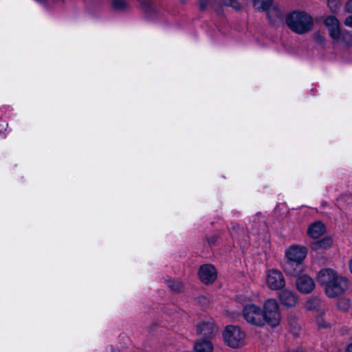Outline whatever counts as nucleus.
I'll list each match as a JSON object with an SVG mask.
<instances>
[{
	"instance_id": "obj_22",
	"label": "nucleus",
	"mask_w": 352,
	"mask_h": 352,
	"mask_svg": "<svg viewBox=\"0 0 352 352\" xmlns=\"http://www.w3.org/2000/svg\"><path fill=\"white\" fill-rule=\"evenodd\" d=\"M126 2L124 0H113V7L118 10H123L126 7Z\"/></svg>"
},
{
	"instance_id": "obj_10",
	"label": "nucleus",
	"mask_w": 352,
	"mask_h": 352,
	"mask_svg": "<svg viewBox=\"0 0 352 352\" xmlns=\"http://www.w3.org/2000/svg\"><path fill=\"white\" fill-rule=\"evenodd\" d=\"M327 27L329 36L331 38H336L341 29L340 28V22L334 16H329L324 21Z\"/></svg>"
},
{
	"instance_id": "obj_8",
	"label": "nucleus",
	"mask_w": 352,
	"mask_h": 352,
	"mask_svg": "<svg viewBox=\"0 0 352 352\" xmlns=\"http://www.w3.org/2000/svg\"><path fill=\"white\" fill-rule=\"evenodd\" d=\"M199 277L205 284L213 283L217 278V270L212 265L206 264L200 267Z\"/></svg>"
},
{
	"instance_id": "obj_13",
	"label": "nucleus",
	"mask_w": 352,
	"mask_h": 352,
	"mask_svg": "<svg viewBox=\"0 0 352 352\" xmlns=\"http://www.w3.org/2000/svg\"><path fill=\"white\" fill-rule=\"evenodd\" d=\"M325 232L324 225L320 221H316L311 224L307 230V234L314 239H317Z\"/></svg>"
},
{
	"instance_id": "obj_5",
	"label": "nucleus",
	"mask_w": 352,
	"mask_h": 352,
	"mask_svg": "<svg viewBox=\"0 0 352 352\" xmlns=\"http://www.w3.org/2000/svg\"><path fill=\"white\" fill-rule=\"evenodd\" d=\"M223 339L228 346L239 349L245 344V333L238 326L228 325L223 332Z\"/></svg>"
},
{
	"instance_id": "obj_11",
	"label": "nucleus",
	"mask_w": 352,
	"mask_h": 352,
	"mask_svg": "<svg viewBox=\"0 0 352 352\" xmlns=\"http://www.w3.org/2000/svg\"><path fill=\"white\" fill-rule=\"evenodd\" d=\"M279 299L281 303L287 307H294L298 300L297 296L289 289L281 291L279 294Z\"/></svg>"
},
{
	"instance_id": "obj_23",
	"label": "nucleus",
	"mask_w": 352,
	"mask_h": 352,
	"mask_svg": "<svg viewBox=\"0 0 352 352\" xmlns=\"http://www.w3.org/2000/svg\"><path fill=\"white\" fill-rule=\"evenodd\" d=\"M239 313H240L239 309L234 310L231 308H230L226 311V316L232 320H235L239 316Z\"/></svg>"
},
{
	"instance_id": "obj_28",
	"label": "nucleus",
	"mask_w": 352,
	"mask_h": 352,
	"mask_svg": "<svg viewBox=\"0 0 352 352\" xmlns=\"http://www.w3.org/2000/svg\"><path fill=\"white\" fill-rule=\"evenodd\" d=\"M208 241L210 244H214L217 240V237L215 235H212L207 239Z\"/></svg>"
},
{
	"instance_id": "obj_7",
	"label": "nucleus",
	"mask_w": 352,
	"mask_h": 352,
	"mask_svg": "<svg viewBox=\"0 0 352 352\" xmlns=\"http://www.w3.org/2000/svg\"><path fill=\"white\" fill-rule=\"evenodd\" d=\"M265 284L272 290L280 289L285 285L283 274L278 270H269L266 272Z\"/></svg>"
},
{
	"instance_id": "obj_16",
	"label": "nucleus",
	"mask_w": 352,
	"mask_h": 352,
	"mask_svg": "<svg viewBox=\"0 0 352 352\" xmlns=\"http://www.w3.org/2000/svg\"><path fill=\"white\" fill-rule=\"evenodd\" d=\"M332 245V239L331 237H325L321 240L314 241L311 243V248L314 251L326 250Z\"/></svg>"
},
{
	"instance_id": "obj_17",
	"label": "nucleus",
	"mask_w": 352,
	"mask_h": 352,
	"mask_svg": "<svg viewBox=\"0 0 352 352\" xmlns=\"http://www.w3.org/2000/svg\"><path fill=\"white\" fill-rule=\"evenodd\" d=\"M320 300L317 297H310L305 302V308L309 311H314L320 306Z\"/></svg>"
},
{
	"instance_id": "obj_26",
	"label": "nucleus",
	"mask_w": 352,
	"mask_h": 352,
	"mask_svg": "<svg viewBox=\"0 0 352 352\" xmlns=\"http://www.w3.org/2000/svg\"><path fill=\"white\" fill-rule=\"evenodd\" d=\"M208 0H199V6L201 10H205L208 6Z\"/></svg>"
},
{
	"instance_id": "obj_29",
	"label": "nucleus",
	"mask_w": 352,
	"mask_h": 352,
	"mask_svg": "<svg viewBox=\"0 0 352 352\" xmlns=\"http://www.w3.org/2000/svg\"><path fill=\"white\" fill-rule=\"evenodd\" d=\"M346 10L349 12H352V0H349L345 6Z\"/></svg>"
},
{
	"instance_id": "obj_19",
	"label": "nucleus",
	"mask_w": 352,
	"mask_h": 352,
	"mask_svg": "<svg viewBox=\"0 0 352 352\" xmlns=\"http://www.w3.org/2000/svg\"><path fill=\"white\" fill-rule=\"evenodd\" d=\"M45 8H52L59 6L63 0H34Z\"/></svg>"
},
{
	"instance_id": "obj_1",
	"label": "nucleus",
	"mask_w": 352,
	"mask_h": 352,
	"mask_svg": "<svg viewBox=\"0 0 352 352\" xmlns=\"http://www.w3.org/2000/svg\"><path fill=\"white\" fill-rule=\"evenodd\" d=\"M318 281L324 286V292L329 298L341 295L349 287L347 278L329 268L323 269L319 272Z\"/></svg>"
},
{
	"instance_id": "obj_3",
	"label": "nucleus",
	"mask_w": 352,
	"mask_h": 352,
	"mask_svg": "<svg viewBox=\"0 0 352 352\" xmlns=\"http://www.w3.org/2000/svg\"><path fill=\"white\" fill-rule=\"evenodd\" d=\"M287 25L294 32L304 34L310 31L313 26L312 17L304 12H293L286 19Z\"/></svg>"
},
{
	"instance_id": "obj_9",
	"label": "nucleus",
	"mask_w": 352,
	"mask_h": 352,
	"mask_svg": "<svg viewBox=\"0 0 352 352\" xmlns=\"http://www.w3.org/2000/svg\"><path fill=\"white\" fill-rule=\"evenodd\" d=\"M296 284L298 291L304 294L310 293L315 288L314 280L306 274L298 276Z\"/></svg>"
},
{
	"instance_id": "obj_24",
	"label": "nucleus",
	"mask_w": 352,
	"mask_h": 352,
	"mask_svg": "<svg viewBox=\"0 0 352 352\" xmlns=\"http://www.w3.org/2000/svg\"><path fill=\"white\" fill-rule=\"evenodd\" d=\"M223 3L226 6H229L236 10L240 9L241 6L235 0H223Z\"/></svg>"
},
{
	"instance_id": "obj_27",
	"label": "nucleus",
	"mask_w": 352,
	"mask_h": 352,
	"mask_svg": "<svg viewBox=\"0 0 352 352\" xmlns=\"http://www.w3.org/2000/svg\"><path fill=\"white\" fill-rule=\"evenodd\" d=\"M344 24L352 28V16H349L345 19Z\"/></svg>"
},
{
	"instance_id": "obj_15",
	"label": "nucleus",
	"mask_w": 352,
	"mask_h": 352,
	"mask_svg": "<svg viewBox=\"0 0 352 352\" xmlns=\"http://www.w3.org/2000/svg\"><path fill=\"white\" fill-rule=\"evenodd\" d=\"M194 352H212L213 345L208 339H199L194 344Z\"/></svg>"
},
{
	"instance_id": "obj_2",
	"label": "nucleus",
	"mask_w": 352,
	"mask_h": 352,
	"mask_svg": "<svg viewBox=\"0 0 352 352\" xmlns=\"http://www.w3.org/2000/svg\"><path fill=\"white\" fill-rule=\"evenodd\" d=\"M307 249L302 245H293L285 250L287 261L284 265L285 272L293 276H298L302 270V263L306 258Z\"/></svg>"
},
{
	"instance_id": "obj_18",
	"label": "nucleus",
	"mask_w": 352,
	"mask_h": 352,
	"mask_svg": "<svg viewBox=\"0 0 352 352\" xmlns=\"http://www.w3.org/2000/svg\"><path fill=\"white\" fill-rule=\"evenodd\" d=\"M272 2L273 0H254V6L258 10H267Z\"/></svg>"
},
{
	"instance_id": "obj_32",
	"label": "nucleus",
	"mask_w": 352,
	"mask_h": 352,
	"mask_svg": "<svg viewBox=\"0 0 352 352\" xmlns=\"http://www.w3.org/2000/svg\"><path fill=\"white\" fill-rule=\"evenodd\" d=\"M349 267L351 273L352 274V258L349 261Z\"/></svg>"
},
{
	"instance_id": "obj_31",
	"label": "nucleus",
	"mask_w": 352,
	"mask_h": 352,
	"mask_svg": "<svg viewBox=\"0 0 352 352\" xmlns=\"http://www.w3.org/2000/svg\"><path fill=\"white\" fill-rule=\"evenodd\" d=\"M318 324L320 327H325L326 325L324 324V322H321L320 320H318Z\"/></svg>"
},
{
	"instance_id": "obj_4",
	"label": "nucleus",
	"mask_w": 352,
	"mask_h": 352,
	"mask_svg": "<svg viewBox=\"0 0 352 352\" xmlns=\"http://www.w3.org/2000/svg\"><path fill=\"white\" fill-rule=\"evenodd\" d=\"M264 323L271 327L278 326L281 320L280 307L276 300L268 298L265 300L263 306Z\"/></svg>"
},
{
	"instance_id": "obj_30",
	"label": "nucleus",
	"mask_w": 352,
	"mask_h": 352,
	"mask_svg": "<svg viewBox=\"0 0 352 352\" xmlns=\"http://www.w3.org/2000/svg\"><path fill=\"white\" fill-rule=\"evenodd\" d=\"M275 12H276V16L277 18H280V16H281V13H280V10H275Z\"/></svg>"
},
{
	"instance_id": "obj_6",
	"label": "nucleus",
	"mask_w": 352,
	"mask_h": 352,
	"mask_svg": "<svg viewBox=\"0 0 352 352\" xmlns=\"http://www.w3.org/2000/svg\"><path fill=\"white\" fill-rule=\"evenodd\" d=\"M243 316L249 324L258 327L265 324L263 309L256 304L250 303L245 305L243 309Z\"/></svg>"
},
{
	"instance_id": "obj_14",
	"label": "nucleus",
	"mask_w": 352,
	"mask_h": 352,
	"mask_svg": "<svg viewBox=\"0 0 352 352\" xmlns=\"http://www.w3.org/2000/svg\"><path fill=\"white\" fill-rule=\"evenodd\" d=\"M335 43L344 47H349L352 45V35L345 30H341L336 38H332Z\"/></svg>"
},
{
	"instance_id": "obj_20",
	"label": "nucleus",
	"mask_w": 352,
	"mask_h": 352,
	"mask_svg": "<svg viewBox=\"0 0 352 352\" xmlns=\"http://www.w3.org/2000/svg\"><path fill=\"white\" fill-rule=\"evenodd\" d=\"M167 285L171 289L175 292H179L183 288V284L179 280H168Z\"/></svg>"
},
{
	"instance_id": "obj_33",
	"label": "nucleus",
	"mask_w": 352,
	"mask_h": 352,
	"mask_svg": "<svg viewBox=\"0 0 352 352\" xmlns=\"http://www.w3.org/2000/svg\"><path fill=\"white\" fill-rule=\"evenodd\" d=\"M346 352H352V344L348 346Z\"/></svg>"
},
{
	"instance_id": "obj_12",
	"label": "nucleus",
	"mask_w": 352,
	"mask_h": 352,
	"mask_svg": "<svg viewBox=\"0 0 352 352\" xmlns=\"http://www.w3.org/2000/svg\"><path fill=\"white\" fill-rule=\"evenodd\" d=\"M197 331L199 335L211 338L217 332V327L212 322H203L198 324Z\"/></svg>"
},
{
	"instance_id": "obj_21",
	"label": "nucleus",
	"mask_w": 352,
	"mask_h": 352,
	"mask_svg": "<svg viewBox=\"0 0 352 352\" xmlns=\"http://www.w3.org/2000/svg\"><path fill=\"white\" fill-rule=\"evenodd\" d=\"M338 307L342 311H346L350 307V300L346 298L339 299Z\"/></svg>"
},
{
	"instance_id": "obj_25",
	"label": "nucleus",
	"mask_w": 352,
	"mask_h": 352,
	"mask_svg": "<svg viewBox=\"0 0 352 352\" xmlns=\"http://www.w3.org/2000/svg\"><path fill=\"white\" fill-rule=\"evenodd\" d=\"M328 6L333 12L338 10V3L336 0H329Z\"/></svg>"
}]
</instances>
